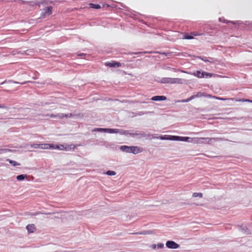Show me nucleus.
Wrapping results in <instances>:
<instances>
[{
  "instance_id": "obj_1",
  "label": "nucleus",
  "mask_w": 252,
  "mask_h": 252,
  "mask_svg": "<svg viewBox=\"0 0 252 252\" xmlns=\"http://www.w3.org/2000/svg\"><path fill=\"white\" fill-rule=\"evenodd\" d=\"M220 138H209V137H194L191 138L189 141L194 144H202L203 143V140H206L208 143L211 142L213 141H217L220 140Z\"/></svg>"
},
{
  "instance_id": "obj_14",
  "label": "nucleus",
  "mask_w": 252,
  "mask_h": 252,
  "mask_svg": "<svg viewBox=\"0 0 252 252\" xmlns=\"http://www.w3.org/2000/svg\"><path fill=\"white\" fill-rule=\"evenodd\" d=\"M131 146H122L121 147L120 149L123 151L127 152V153H130L131 150Z\"/></svg>"
},
{
  "instance_id": "obj_7",
  "label": "nucleus",
  "mask_w": 252,
  "mask_h": 252,
  "mask_svg": "<svg viewBox=\"0 0 252 252\" xmlns=\"http://www.w3.org/2000/svg\"><path fill=\"white\" fill-rule=\"evenodd\" d=\"M130 149V153L134 154H137L138 153H141L143 151V149L142 148L137 146H131Z\"/></svg>"
},
{
  "instance_id": "obj_33",
  "label": "nucleus",
  "mask_w": 252,
  "mask_h": 252,
  "mask_svg": "<svg viewBox=\"0 0 252 252\" xmlns=\"http://www.w3.org/2000/svg\"><path fill=\"white\" fill-rule=\"evenodd\" d=\"M191 34L194 35V36H197V35H201L202 34H197V33H196L195 32H192L191 33Z\"/></svg>"
},
{
  "instance_id": "obj_28",
  "label": "nucleus",
  "mask_w": 252,
  "mask_h": 252,
  "mask_svg": "<svg viewBox=\"0 0 252 252\" xmlns=\"http://www.w3.org/2000/svg\"><path fill=\"white\" fill-rule=\"evenodd\" d=\"M193 38V37L192 36L187 35H184V37H183L184 39H192Z\"/></svg>"
},
{
  "instance_id": "obj_2",
  "label": "nucleus",
  "mask_w": 252,
  "mask_h": 252,
  "mask_svg": "<svg viewBox=\"0 0 252 252\" xmlns=\"http://www.w3.org/2000/svg\"><path fill=\"white\" fill-rule=\"evenodd\" d=\"M160 83L162 84H182L183 83L181 78H173L170 77H164L161 79Z\"/></svg>"
},
{
  "instance_id": "obj_20",
  "label": "nucleus",
  "mask_w": 252,
  "mask_h": 252,
  "mask_svg": "<svg viewBox=\"0 0 252 252\" xmlns=\"http://www.w3.org/2000/svg\"><path fill=\"white\" fill-rule=\"evenodd\" d=\"M214 76V74L213 73H208V72H205L204 71L203 72V78L204 77H205V78H211L212 77V76Z\"/></svg>"
},
{
  "instance_id": "obj_13",
  "label": "nucleus",
  "mask_w": 252,
  "mask_h": 252,
  "mask_svg": "<svg viewBox=\"0 0 252 252\" xmlns=\"http://www.w3.org/2000/svg\"><path fill=\"white\" fill-rule=\"evenodd\" d=\"M151 99L153 101H161V100H165L166 99V97L165 96H153Z\"/></svg>"
},
{
  "instance_id": "obj_16",
  "label": "nucleus",
  "mask_w": 252,
  "mask_h": 252,
  "mask_svg": "<svg viewBox=\"0 0 252 252\" xmlns=\"http://www.w3.org/2000/svg\"><path fill=\"white\" fill-rule=\"evenodd\" d=\"M58 117L60 119H63L64 117L65 118H70L72 116V114L71 113L63 114H59L58 115Z\"/></svg>"
},
{
  "instance_id": "obj_15",
  "label": "nucleus",
  "mask_w": 252,
  "mask_h": 252,
  "mask_svg": "<svg viewBox=\"0 0 252 252\" xmlns=\"http://www.w3.org/2000/svg\"><path fill=\"white\" fill-rule=\"evenodd\" d=\"M173 137H175V136L164 135L163 136H160L159 139L161 140H174V139H172V138H173Z\"/></svg>"
},
{
  "instance_id": "obj_3",
  "label": "nucleus",
  "mask_w": 252,
  "mask_h": 252,
  "mask_svg": "<svg viewBox=\"0 0 252 252\" xmlns=\"http://www.w3.org/2000/svg\"><path fill=\"white\" fill-rule=\"evenodd\" d=\"M76 148V146L74 145L71 144L70 145H68L66 147H64L63 145H60V146L58 145H54V148L53 149H60L61 150H74Z\"/></svg>"
},
{
  "instance_id": "obj_27",
  "label": "nucleus",
  "mask_w": 252,
  "mask_h": 252,
  "mask_svg": "<svg viewBox=\"0 0 252 252\" xmlns=\"http://www.w3.org/2000/svg\"><path fill=\"white\" fill-rule=\"evenodd\" d=\"M236 101H242V102H249L252 103V100H251L250 99H235Z\"/></svg>"
},
{
  "instance_id": "obj_29",
  "label": "nucleus",
  "mask_w": 252,
  "mask_h": 252,
  "mask_svg": "<svg viewBox=\"0 0 252 252\" xmlns=\"http://www.w3.org/2000/svg\"><path fill=\"white\" fill-rule=\"evenodd\" d=\"M59 114H57V115H54V114H51V115H48V114H46V115H45L44 116H49L50 118H56V117H58V115Z\"/></svg>"
},
{
  "instance_id": "obj_23",
  "label": "nucleus",
  "mask_w": 252,
  "mask_h": 252,
  "mask_svg": "<svg viewBox=\"0 0 252 252\" xmlns=\"http://www.w3.org/2000/svg\"><path fill=\"white\" fill-rule=\"evenodd\" d=\"M202 196H203V194L202 193L194 192L192 194V197H199L201 198Z\"/></svg>"
},
{
  "instance_id": "obj_4",
  "label": "nucleus",
  "mask_w": 252,
  "mask_h": 252,
  "mask_svg": "<svg viewBox=\"0 0 252 252\" xmlns=\"http://www.w3.org/2000/svg\"><path fill=\"white\" fill-rule=\"evenodd\" d=\"M53 7L51 6H47L42 9L41 12V16L45 17L46 16L50 15L52 13Z\"/></svg>"
},
{
  "instance_id": "obj_30",
  "label": "nucleus",
  "mask_w": 252,
  "mask_h": 252,
  "mask_svg": "<svg viewBox=\"0 0 252 252\" xmlns=\"http://www.w3.org/2000/svg\"><path fill=\"white\" fill-rule=\"evenodd\" d=\"M205 96V94L204 93H198L196 95H195V97H201V96Z\"/></svg>"
},
{
  "instance_id": "obj_18",
  "label": "nucleus",
  "mask_w": 252,
  "mask_h": 252,
  "mask_svg": "<svg viewBox=\"0 0 252 252\" xmlns=\"http://www.w3.org/2000/svg\"><path fill=\"white\" fill-rule=\"evenodd\" d=\"M27 177V176L26 174H21V175H18L16 177V179L18 181H22V180H24Z\"/></svg>"
},
{
  "instance_id": "obj_24",
  "label": "nucleus",
  "mask_w": 252,
  "mask_h": 252,
  "mask_svg": "<svg viewBox=\"0 0 252 252\" xmlns=\"http://www.w3.org/2000/svg\"><path fill=\"white\" fill-rule=\"evenodd\" d=\"M194 98H195V95H192L190 97L188 98V99L181 100V102H188L190 100H192V99H193Z\"/></svg>"
},
{
  "instance_id": "obj_31",
  "label": "nucleus",
  "mask_w": 252,
  "mask_h": 252,
  "mask_svg": "<svg viewBox=\"0 0 252 252\" xmlns=\"http://www.w3.org/2000/svg\"><path fill=\"white\" fill-rule=\"evenodd\" d=\"M163 247H164V245L162 243H158L157 245V247L158 249H162L163 248Z\"/></svg>"
},
{
  "instance_id": "obj_5",
  "label": "nucleus",
  "mask_w": 252,
  "mask_h": 252,
  "mask_svg": "<svg viewBox=\"0 0 252 252\" xmlns=\"http://www.w3.org/2000/svg\"><path fill=\"white\" fill-rule=\"evenodd\" d=\"M166 246L167 248L173 249H176L179 247V245L173 241H167Z\"/></svg>"
},
{
  "instance_id": "obj_37",
  "label": "nucleus",
  "mask_w": 252,
  "mask_h": 252,
  "mask_svg": "<svg viewBox=\"0 0 252 252\" xmlns=\"http://www.w3.org/2000/svg\"><path fill=\"white\" fill-rule=\"evenodd\" d=\"M5 82V81L1 83L0 85H2V84H4Z\"/></svg>"
},
{
  "instance_id": "obj_8",
  "label": "nucleus",
  "mask_w": 252,
  "mask_h": 252,
  "mask_svg": "<svg viewBox=\"0 0 252 252\" xmlns=\"http://www.w3.org/2000/svg\"><path fill=\"white\" fill-rule=\"evenodd\" d=\"M40 148L42 149H53L54 145L52 144H40Z\"/></svg>"
},
{
  "instance_id": "obj_35",
  "label": "nucleus",
  "mask_w": 252,
  "mask_h": 252,
  "mask_svg": "<svg viewBox=\"0 0 252 252\" xmlns=\"http://www.w3.org/2000/svg\"><path fill=\"white\" fill-rule=\"evenodd\" d=\"M156 246H156L155 244V245H153V248H154V249H155V248H156Z\"/></svg>"
},
{
  "instance_id": "obj_25",
  "label": "nucleus",
  "mask_w": 252,
  "mask_h": 252,
  "mask_svg": "<svg viewBox=\"0 0 252 252\" xmlns=\"http://www.w3.org/2000/svg\"><path fill=\"white\" fill-rule=\"evenodd\" d=\"M106 174L109 176H113L116 174V173L115 171L109 170L106 172Z\"/></svg>"
},
{
  "instance_id": "obj_32",
  "label": "nucleus",
  "mask_w": 252,
  "mask_h": 252,
  "mask_svg": "<svg viewBox=\"0 0 252 252\" xmlns=\"http://www.w3.org/2000/svg\"><path fill=\"white\" fill-rule=\"evenodd\" d=\"M39 145H40V144H34L32 146V147H33L34 148H40V146Z\"/></svg>"
},
{
  "instance_id": "obj_9",
  "label": "nucleus",
  "mask_w": 252,
  "mask_h": 252,
  "mask_svg": "<svg viewBox=\"0 0 252 252\" xmlns=\"http://www.w3.org/2000/svg\"><path fill=\"white\" fill-rule=\"evenodd\" d=\"M174 140H180L182 141H189L191 140V138L189 137H180L178 136H175V137H173Z\"/></svg>"
},
{
  "instance_id": "obj_36",
  "label": "nucleus",
  "mask_w": 252,
  "mask_h": 252,
  "mask_svg": "<svg viewBox=\"0 0 252 252\" xmlns=\"http://www.w3.org/2000/svg\"><path fill=\"white\" fill-rule=\"evenodd\" d=\"M84 55H85V54L83 53H82V54L79 55V56H84Z\"/></svg>"
},
{
  "instance_id": "obj_22",
  "label": "nucleus",
  "mask_w": 252,
  "mask_h": 252,
  "mask_svg": "<svg viewBox=\"0 0 252 252\" xmlns=\"http://www.w3.org/2000/svg\"><path fill=\"white\" fill-rule=\"evenodd\" d=\"M93 131L106 132V128H95L93 130Z\"/></svg>"
},
{
  "instance_id": "obj_34",
  "label": "nucleus",
  "mask_w": 252,
  "mask_h": 252,
  "mask_svg": "<svg viewBox=\"0 0 252 252\" xmlns=\"http://www.w3.org/2000/svg\"><path fill=\"white\" fill-rule=\"evenodd\" d=\"M201 59H202L203 61H204V62H209V61H208V60H206V58H201Z\"/></svg>"
},
{
  "instance_id": "obj_38",
  "label": "nucleus",
  "mask_w": 252,
  "mask_h": 252,
  "mask_svg": "<svg viewBox=\"0 0 252 252\" xmlns=\"http://www.w3.org/2000/svg\"><path fill=\"white\" fill-rule=\"evenodd\" d=\"M2 107L1 106V105H0V108H1Z\"/></svg>"
},
{
  "instance_id": "obj_6",
  "label": "nucleus",
  "mask_w": 252,
  "mask_h": 252,
  "mask_svg": "<svg viewBox=\"0 0 252 252\" xmlns=\"http://www.w3.org/2000/svg\"><path fill=\"white\" fill-rule=\"evenodd\" d=\"M105 65L110 67H120L122 66V64L116 61H112L111 62H106Z\"/></svg>"
},
{
  "instance_id": "obj_12",
  "label": "nucleus",
  "mask_w": 252,
  "mask_h": 252,
  "mask_svg": "<svg viewBox=\"0 0 252 252\" xmlns=\"http://www.w3.org/2000/svg\"><path fill=\"white\" fill-rule=\"evenodd\" d=\"M203 72L204 71L201 72L199 70H197L190 74L199 78H203Z\"/></svg>"
},
{
  "instance_id": "obj_11",
  "label": "nucleus",
  "mask_w": 252,
  "mask_h": 252,
  "mask_svg": "<svg viewBox=\"0 0 252 252\" xmlns=\"http://www.w3.org/2000/svg\"><path fill=\"white\" fill-rule=\"evenodd\" d=\"M205 96L208 97L209 98H215L216 99L221 100H234V98H221V97H218V96H212L211 94H207V95L205 94Z\"/></svg>"
},
{
  "instance_id": "obj_17",
  "label": "nucleus",
  "mask_w": 252,
  "mask_h": 252,
  "mask_svg": "<svg viewBox=\"0 0 252 252\" xmlns=\"http://www.w3.org/2000/svg\"><path fill=\"white\" fill-rule=\"evenodd\" d=\"M89 6H90V7H91L92 8H94V9H100L101 8L100 5L99 4H97L90 3Z\"/></svg>"
},
{
  "instance_id": "obj_19",
  "label": "nucleus",
  "mask_w": 252,
  "mask_h": 252,
  "mask_svg": "<svg viewBox=\"0 0 252 252\" xmlns=\"http://www.w3.org/2000/svg\"><path fill=\"white\" fill-rule=\"evenodd\" d=\"M106 132L109 133H118L119 130L118 129L106 128Z\"/></svg>"
},
{
  "instance_id": "obj_10",
  "label": "nucleus",
  "mask_w": 252,
  "mask_h": 252,
  "mask_svg": "<svg viewBox=\"0 0 252 252\" xmlns=\"http://www.w3.org/2000/svg\"><path fill=\"white\" fill-rule=\"evenodd\" d=\"M26 228L29 233H33L36 230V227L34 224H28Z\"/></svg>"
},
{
  "instance_id": "obj_26",
  "label": "nucleus",
  "mask_w": 252,
  "mask_h": 252,
  "mask_svg": "<svg viewBox=\"0 0 252 252\" xmlns=\"http://www.w3.org/2000/svg\"><path fill=\"white\" fill-rule=\"evenodd\" d=\"M134 234H140V235H141V234L146 235V234H150V233L148 231H142V232H138L135 233Z\"/></svg>"
},
{
  "instance_id": "obj_21",
  "label": "nucleus",
  "mask_w": 252,
  "mask_h": 252,
  "mask_svg": "<svg viewBox=\"0 0 252 252\" xmlns=\"http://www.w3.org/2000/svg\"><path fill=\"white\" fill-rule=\"evenodd\" d=\"M6 161H8L11 164H12L13 166H17V165H20V164L19 163H18L17 162L10 160V159H7Z\"/></svg>"
}]
</instances>
